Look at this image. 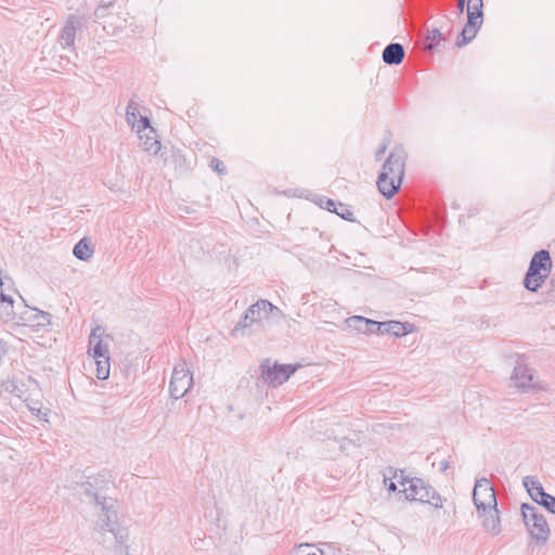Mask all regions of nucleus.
I'll return each mask as SVG.
<instances>
[{"instance_id": "obj_11", "label": "nucleus", "mask_w": 555, "mask_h": 555, "mask_svg": "<svg viewBox=\"0 0 555 555\" xmlns=\"http://www.w3.org/2000/svg\"><path fill=\"white\" fill-rule=\"evenodd\" d=\"M246 313L254 324L269 318L280 319L283 315L281 309L267 299H259L256 304L249 306Z\"/></svg>"}, {"instance_id": "obj_13", "label": "nucleus", "mask_w": 555, "mask_h": 555, "mask_svg": "<svg viewBox=\"0 0 555 555\" xmlns=\"http://www.w3.org/2000/svg\"><path fill=\"white\" fill-rule=\"evenodd\" d=\"M349 327L354 328L359 333L363 334H379V322L367 319L362 315H353L347 319Z\"/></svg>"}, {"instance_id": "obj_37", "label": "nucleus", "mask_w": 555, "mask_h": 555, "mask_svg": "<svg viewBox=\"0 0 555 555\" xmlns=\"http://www.w3.org/2000/svg\"><path fill=\"white\" fill-rule=\"evenodd\" d=\"M448 468H449V462L447 460H443L439 463L440 472H446Z\"/></svg>"}, {"instance_id": "obj_39", "label": "nucleus", "mask_w": 555, "mask_h": 555, "mask_svg": "<svg viewBox=\"0 0 555 555\" xmlns=\"http://www.w3.org/2000/svg\"><path fill=\"white\" fill-rule=\"evenodd\" d=\"M387 146L386 144H383L378 151L376 152V159H379L382 157V155H384L385 151H386Z\"/></svg>"}, {"instance_id": "obj_27", "label": "nucleus", "mask_w": 555, "mask_h": 555, "mask_svg": "<svg viewBox=\"0 0 555 555\" xmlns=\"http://www.w3.org/2000/svg\"><path fill=\"white\" fill-rule=\"evenodd\" d=\"M13 304H14V300H13L12 296L4 294V293L0 294V308L5 305L4 311H5V315L8 318H11L14 315Z\"/></svg>"}, {"instance_id": "obj_10", "label": "nucleus", "mask_w": 555, "mask_h": 555, "mask_svg": "<svg viewBox=\"0 0 555 555\" xmlns=\"http://www.w3.org/2000/svg\"><path fill=\"white\" fill-rule=\"evenodd\" d=\"M192 384V373L183 366H175L169 383V392L171 398L176 400L182 398L189 391Z\"/></svg>"}, {"instance_id": "obj_9", "label": "nucleus", "mask_w": 555, "mask_h": 555, "mask_svg": "<svg viewBox=\"0 0 555 555\" xmlns=\"http://www.w3.org/2000/svg\"><path fill=\"white\" fill-rule=\"evenodd\" d=\"M522 485L535 503L543 506L547 512L555 514V496L545 492L541 482L535 477H524Z\"/></svg>"}, {"instance_id": "obj_8", "label": "nucleus", "mask_w": 555, "mask_h": 555, "mask_svg": "<svg viewBox=\"0 0 555 555\" xmlns=\"http://www.w3.org/2000/svg\"><path fill=\"white\" fill-rule=\"evenodd\" d=\"M473 501L478 513H486L498 506L495 491L487 478L476 481L473 491Z\"/></svg>"}, {"instance_id": "obj_2", "label": "nucleus", "mask_w": 555, "mask_h": 555, "mask_svg": "<svg viewBox=\"0 0 555 555\" xmlns=\"http://www.w3.org/2000/svg\"><path fill=\"white\" fill-rule=\"evenodd\" d=\"M399 483L403 487V489L398 492L399 499L429 504L435 508H441L443 506L441 495L424 479L408 477L404 475V470H400Z\"/></svg>"}, {"instance_id": "obj_17", "label": "nucleus", "mask_w": 555, "mask_h": 555, "mask_svg": "<svg viewBox=\"0 0 555 555\" xmlns=\"http://www.w3.org/2000/svg\"><path fill=\"white\" fill-rule=\"evenodd\" d=\"M100 327H96L91 332L89 337V352L93 357V359H101L108 357V347L107 344L103 341L100 335L96 334Z\"/></svg>"}, {"instance_id": "obj_15", "label": "nucleus", "mask_w": 555, "mask_h": 555, "mask_svg": "<svg viewBox=\"0 0 555 555\" xmlns=\"http://www.w3.org/2000/svg\"><path fill=\"white\" fill-rule=\"evenodd\" d=\"M532 379L533 375L530 369L522 361H517L512 374L515 386L517 388H529Z\"/></svg>"}, {"instance_id": "obj_36", "label": "nucleus", "mask_w": 555, "mask_h": 555, "mask_svg": "<svg viewBox=\"0 0 555 555\" xmlns=\"http://www.w3.org/2000/svg\"><path fill=\"white\" fill-rule=\"evenodd\" d=\"M384 483L389 492H396L398 494V492L400 491L398 490L397 485L396 482H393V480L386 481V479H384Z\"/></svg>"}, {"instance_id": "obj_4", "label": "nucleus", "mask_w": 555, "mask_h": 555, "mask_svg": "<svg viewBox=\"0 0 555 555\" xmlns=\"http://www.w3.org/2000/svg\"><path fill=\"white\" fill-rule=\"evenodd\" d=\"M98 506H100L102 511L100 515V530L102 532L112 533L115 539L114 552L117 555H129L127 544L129 538L128 529L117 525L116 511L112 505H108L107 500L105 504H99Z\"/></svg>"}, {"instance_id": "obj_28", "label": "nucleus", "mask_w": 555, "mask_h": 555, "mask_svg": "<svg viewBox=\"0 0 555 555\" xmlns=\"http://www.w3.org/2000/svg\"><path fill=\"white\" fill-rule=\"evenodd\" d=\"M254 322L250 321L249 317H247L246 311L240 319V321L235 324L232 330V335H237L238 333H243L246 328H249Z\"/></svg>"}, {"instance_id": "obj_19", "label": "nucleus", "mask_w": 555, "mask_h": 555, "mask_svg": "<svg viewBox=\"0 0 555 555\" xmlns=\"http://www.w3.org/2000/svg\"><path fill=\"white\" fill-rule=\"evenodd\" d=\"M485 514V519L482 522L483 528L487 532L496 535L501 531V524H500V517H499V511L496 507L492 509H487Z\"/></svg>"}, {"instance_id": "obj_25", "label": "nucleus", "mask_w": 555, "mask_h": 555, "mask_svg": "<svg viewBox=\"0 0 555 555\" xmlns=\"http://www.w3.org/2000/svg\"><path fill=\"white\" fill-rule=\"evenodd\" d=\"M142 147L144 151L151 153V154H157L160 150V142L155 139L154 137H146L142 143Z\"/></svg>"}, {"instance_id": "obj_32", "label": "nucleus", "mask_w": 555, "mask_h": 555, "mask_svg": "<svg viewBox=\"0 0 555 555\" xmlns=\"http://www.w3.org/2000/svg\"><path fill=\"white\" fill-rule=\"evenodd\" d=\"M400 470L401 469H397L391 466L387 467L384 472V479H386V481L398 479V481H399L400 480Z\"/></svg>"}, {"instance_id": "obj_14", "label": "nucleus", "mask_w": 555, "mask_h": 555, "mask_svg": "<svg viewBox=\"0 0 555 555\" xmlns=\"http://www.w3.org/2000/svg\"><path fill=\"white\" fill-rule=\"evenodd\" d=\"M380 327L379 334H388L395 337L405 336L413 332L414 325L409 322H400V321H386L379 322Z\"/></svg>"}, {"instance_id": "obj_18", "label": "nucleus", "mask_w": 555, "mask_h": 555, "mask_svg": "<svg viewBox=\"0 0 555 555\" xmlns=\"http://www.w3.org/2000/svg\"><path fill=\"white\" fill-rule=\"evenodd\" d=\"M81 491L85 495L90 498L95 505L105 504L107 500L104 493V486H95L91 480H87L80 485Z\"/></svg>"}, {"instance_id": "obj_6", "label": "nucleus", "mask_w": 555, "mask_h": 555, "mask_svg": "<svg viewBox=\"0 0 555 555\" xmlns=\"http://www.w3.org/2000/svg\"><path fill=\"white\" fill-rule=\"evenodd\" d=\"M521 515L530 537L538 543L544 544L550 535V528L545 517L539 513L538 507L528 503L521 504Z\"/></svg>"}, {"instance_id": "obj_29", "label": "nucleus", "mask_w": 555, "mask_h": 555, "mask_svg": "<svg viewBox=\"0 0 555 555\" xmlns=\"http://www.w3.org/2000/svg\"><path fill=\"white\" fill-rule=\"evenodd\" d=\"M333 212L341 217L344 220L353 221V211L346 204L338 203L337 209Z\"/></svg>"}, {"instance_id": "obj_30", "label": "nucleus", "mask_w": 555, "mask_h": 555, "mask_svg": "<svg viewBox=\"0 0 555 555\" xmlns=\"http://www.w3.org/2000/svg\"><path fill=\"white\" fill-rule=\"evenodd\" d=\"M319 205L321 208H324V209L333 212L334 210L337 209L338 203L332 198L323 197V198H320Z\"/></svg>"}, {"instance_id": "obj_7", "label": "nucleus", "mask_w": 555, "mask_h": 555, "mask_svg": "<svg viewBox=\"0 0 555 555\" xmlns=\"http://www.w3.org/2000/svg\"><path fill=\"white\" fill-rule=\"evenodd\" d=\"M297 366L291 364L274 363L270 365V360L267 359L260 365L262 380L273 387L281 386L296 372Z\"/></svg>"}, {"instance_id": "obj_38", "label": "nucleus", "mask_w": 555, "mask_h": 555, "mask_svg": "<svg viewBox=\"0 0 555 555\" xmlns=\"http://www.w3.org/2000/svg\"><path fill=\"white\" fill-rule=\"evenodd\" d=\"M466 2H468V0H457V9H459L460 13L464 12Z\"/></svg>"}, {"instance_id": "obj_21", "label": "nucleus", "mask_w": 555, "mask_h": 555, "mask_svg": "<svg viewBox=\"0 0 555 555\" xmlns=\"http://www.w3.org/2000/svg\"><path fill=\"white\" fill-rule=\"evenodd\" d=\"M96 364V377L101 380L109 376V357L94 359Z\"/></svg>"}, {"instance_id": "obj_34", "label": "nucleus", "mask_w": 555, "mask_h": 555, "mask_svg": "<svg viewBox=\"0 0 555 555\" xmlns=\"http://www.w3.org/2000/svg\"><path fill=\"white\" fill-rule=\"evenodd\" d=\"M30 411L34 415H36L40 421H43V422H49L48 420V415H49V410H43L41 408H30Z\"/></svg>"}, {"instance_id": "obj_35", "label": "nucleus", "mask_w": 555, "mask_h": 555, "mask_svg": "<svg viewBox=\"0 0 555 555\" xmlns=\"http://www.w3.org/2000/svg\"><path fill=\"white\" fill-rule=\"evenodd\" d=\"M134 127H137L138 132L145 130L147 128H151V130H153V128L150 125V119L143 116L140 117V120Z\"/></svg>"}, {"instance_id": "obj_16", "label": "nucleus", "mask_w": 555, "mask_h": 555, "mask_svg": "<svg viewBox=\"0 0 555 555\" xmlns=\"http://www.w3.org/2000/svg\"><path fill=\"white\" fill-rule=\"evenodd\" d=\"M405 56L404 48L401 43L392 42L385 47L382 57L387 65H399Z\"/></svg>"}, {"instance_id": "obj_23", "label": "nucleus", "mask_w": 555, "mask_h": 555, "mask_svg": "<svg viewBox=\"0 0 555 555\" xmlns=\"http://www.w3.org/2000/svg\"><path fill=\"white\" fill-rule=\"evenodd\" d=\"M292 555H323V552L312 544L302 543L292 552Z\"/></svg>"}, {"instance_id": "obj_24", "label": "nucleus", "mask_w": 555, "mask_h": 555, "mask_svg": "<svg viewBox=\"0 0 555 555\" xmlns=\"http://www.w3.org/2000/svg\"><path fill=\"white\" fill-rule=\"evenodd\" d=\"M88 479L91 480L95 486H104L105 494L109 483H112L111 476L107 472H101L96 476L89 477Z\"/></svg>"}, {"instance_id": "obj_33", "label": "nucleus", "mask_w": 555, "mask_h": 555, "mask_svg": "<svg viewBox=\"0 0 555 555\" xmlns=\"http://www.w3.org/2000/svg\"><path fill=\"white\" fill-rule=\"evenodd\" d=\"M137 114H138V109L137 107L133 105L132 102H130L127 106V109H126V116H127V120L129 122H133L135 121L137 119Z\"/></svg>"}, {"instance_id": "obj_1", "label": "nucleus", "mask_w": 555, "mask_h": 555, "mask_svg": "<svg viewBox=\"0 0 555 555\" xmlns=\"http://www.w3.org/2000/svg\"><path fill=\"white\" fill-rule=\"evenodd\" d=\"M406 154L403 149H395L388 155L383 169L377 178L378 191L386 197L391 198L399 191L405 167Z\"/></svg>"}, {"instance_id": "obj_20", "label": "nucleus", "mask_w": 555, "mask_h": 555, "mask_svg": "<svg viewBox=\"0 0 555 555\" xmlns=\"http://www.w3.org/2000/svg\"><path fill=\"white\" fill-rule=\"evenodd\" d=\"M73 254L79 260H89L93 255V247L91 241L87 237H83L80 241H78V243L74 246Z\"/></svg>"}, {"instance_id": "obj_22", "label": "nucleus", "mask_w": 555, "mask_h": 555, "mask_svg": "<svg viewBox=\"0 0 555 555\" xmlns=\"http://www.w3.org/2000/svg\"><path fill=\"white\" fill-rule=\"evenodd\" d=\"M441 40H443V36L438 28L428 30L425 48L429 51H433Z\"/></svg>"}, {"instance_id": "obj_26", "label": "nucleus", "mask_w": 555, "mask_h": 555, "mask_svg": "<svg viewBox=\"0 0 555 555\" xmlns=\"http://www.w3.org/2000/svg\"><path fill=\"white\" fill-rule=\"evenodd\" d=\"M35 314L33 321L36 326H47L51 323V314L38 309H34Z\"/></svg>"}, {"instance_id": "obj_3", "label": "nucleus", "mask_w": 555, "mask_h": 555, "mask_svg": "<svg viewBox=\"0 0 555 555\" xmlns=\"http://www.w3.org/2000/svg\"><path fill=\"white\" fill-rule=\"evenodd\" d=\"M553 262L550 251L541 249L535 251L529 262L524 278V286L529 292H538L552 272Z\"/></svg>"}, {"instance_id": "obj_31", "label": "nucleus", "mask_w": 555, "mask_h": 555, "mask_svg": "<svg viewBox=\"0 0 555 555\" xmlns=\"http://www.w3.org/2000/svg\"><path fill=\"white\" fill-rule=\"evenodd\" d=\"M210 168L219 175L225 173V166L223 162L217 157H212L210 160Z\"/></svg>"}, {"instance_id": "obj_40", "label": "nucleus", "mask_w": 555, "mask_h": 555, "mask_svg": "<svg viewBox=\"0 0 555 555\" xmlns=\"http://www.w3.org/2000/svg\"><path fill=\"white\" fill-rule=\"evenodd\" d=\"M109 4H112V1H108V3H103L102 5L106 7V5H109Z\"/></svg>"}, {"instance_id": "obj_12", "label": "nucleus", "mask_w": 555, "mask_h": 555, "mask_svg": "<svg viewBox=\"0 0 555 555\" xmlns=\"http://www.w3.org/2000/svg\"><path fill=\"white\" fill-rule=\"evenodd\" d=\"M82 27V17L69 15L61 31L60 42L64 48L73 47L75 43L76 33Z\"/></svg>"}, {"instance_id": "obj_5", "label": "nucleus", "mask_w": 555, "mask_h": 555, "mask_svg": "<svg viewBox=\"0 0 555 555\" xmlns=\"http://www.w3.org/2000/svg\"><path fill=\"white\" fill-rule=\"evenodd\" d=\"M467 8V22L464 25L460 37L456 40L457 47H463L470 42L477 35L479 28L483 23V1L482 0H468Z\"/></svg>"}]
</instances>
